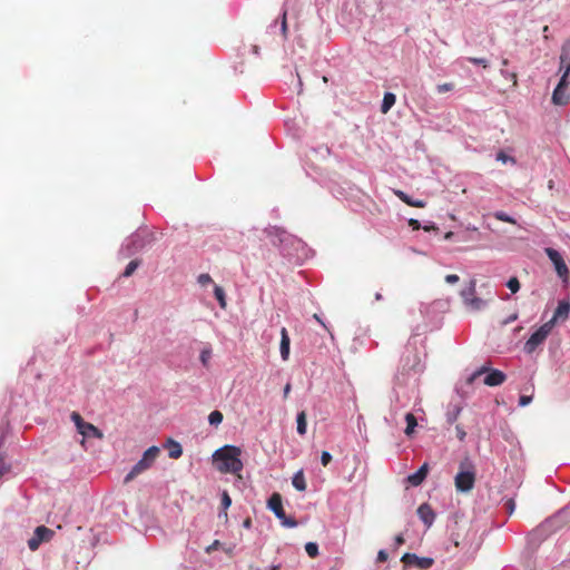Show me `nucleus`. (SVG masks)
Instances as JSON below:
<instances>
[{"label": "nucleus", "instance_id": "49", "mask_svg": "<svg viewBox=\"0 0 570 570\" xmlns=\"http://www.w3.org/2000/svg\"><path fill=\"white\" fill-rule=\"evenodd\" d=\"M517 317H518V315H517V314H513V315H511L507 321H504V322H503V324H509V323H511V322L515 321V320H517Z\"/></svg>", "mask_w": 570, "mask_h": 570}, {"label": "nucleus", "instance_id": "28", "mask_svg": "<svg viewBox=\"0 0 570 570\" xmlns=\"http://www.w3.org/2000/svg\"><path fill=\"white\" fill-rule=\"evenodd\" d=\"M305 551L311 558L318 556V546L315 542H308L305 544Z\"/></svg>", "mask_w": 570, "mask_h": 570}, {"label": "nucleus", "instance_id": "60", "mask_svg": "<svg viewBox=\"0 0 570 570\" xmlns=\"http://www.w3.org/2000/svg\"><path fill=\"white\" fill-rule=\"evenodd\" d=\"M453 420H456V415H451V420L450 421L452 422Z\"/></svg>", "mask_w": 570, "mask_h": 570}, {"label": "nucleus", "instance_id": "9", "mask_svg": "<svg viewBox=\"0 0 570 570\" xmlns=\"http://www.w3.org/2000/svg\"><path fill=\"white\" fill-rule=\"evenodd\" d=\"M401 561L405 566H413L422 570L431 568L434 563V560L432 558L419 557L415 553H404L403 557L401 558Z\"/></svg>", "mask_w": 570, "mask_h": 570}, {"label": "nucleus", "instance_id": "61", "mask_svg": "<svg viewBox=\"0 0 570 570\" xmlns=\"http://www.w3.org/2000/svg\"><path fill=\"white\" fill-rule=\"evenodd\" d=\"M453 420H456V415H451V420L450 421L452 422Z\"/></svg>", "mask_w": 570, "mask_h": 570}, {"label": "nucleus", "instance_id": "48", "mask_svg": "<svg viewBox=\"0 0 570 570\" xmlns=\"http://www.w3.org/2000/svg\"><path fill=\"white\" fill-rule=\"evenodd\" d=\"M291 392V384L287 383L284 387V397H287Z\"/></svg>", "mask_w": 570, "mask_h": 570}, {"label": "nucleus", "instance_id": "53", "mask_svg": "<svg viewBox=\"0 0 570 570\" xmlns=\"http://www.w3.org/2000/svg\"><path fill=\"white\" fill-rule=\"evenodd\" d=\"M508 65H509V60L504 58V59L502 60V66H503V67H505V66H508Z\"/></svg>", "mask_w": 570, "mask_h": 570}, {"label": "nucleus", "instance_id": "10", "mask_svg": "<svg viewBox=\"0 0 570 570\" xmlns=\"http://www.w3.org/2000/svg\"><path fill=\"white\" fill-rule=\"evenodd\" d=\"M559 59H560L559 71L562 72L561 79L568 80V78L570 76V39L566 40L562 43Z\"/></svg>", "mask_w": 570, "mask_h": 570}, {"label": "nucleus", "instance_id": "8", "mask_svg": "<svg viewBox=\"0 0 570 570\" xmlns=\"http://www.w3.org/2000/svg\"><path fill=\"white\" fill-rule=\"evenodd\" d=\"M53 530L39 525L36 528L32 538L28 540V547L31 551H36L42 542H48L53 537Z\"/></svg>", "mask_w": 570, "mask_h": 570}, {"label": "nucleus", "instance_id": "7", "mask_svg": "<svg viewBox=\"0 0 570 570\" xmlns=\"http://www.w3.org/2000/svg\"><path fill=\"white\" fill-rule=\"evenodd\" d=\"M547 256L554 265L556 272L560 278L563 281L568 279L569 277V268L562 257V255L554 248L547 247L544 249Z\"/></svg>", "mask_w": 570, "mask_h": 570}, {"label": "nucleus", "instance_id": "41", "mask_svg": "<svg viewBox=\"0 0 570 570\" xmlns=\"http://www.w3.org/2000/svg\"><path fill=\"white\" fill-rule=\"evenodd\" d=\"M387 558H389V554L385 550H380L377 552V558H376L377 562H385L387 560Z\"/></svg>", "mask_w": 570, "mask_h": 570}, {"label": "nucleus", "instance_id": "33", "mask_svg": "<svg viewBox=\"0 0 570 570\" xmlns=\"http://www.w3.org/2000/svg\"><path fill=\"white\" fill-rule=\"evenodd\" d=\"M453 89H454L453 82H444V83L438 85V87H436V90L439 94L451 91Z\"/></svg>", "mask_w": 570, "mask_h": 570}, {"label": "nucleus", "instance_id": "52", "mask_svg": "<svg viewBox=\"0 0 570 570\" xmlns=\"http://www.w3.org/2000/svg\"><path fill=\"white\" fill-rule=\"evenodd\" d=\"M200 358H202V362H203V363H206V360H207L206 352H203V353H202Z\"/></svg>", "mask_w": 570, "mask_h": 570}, {"label": "nucleus", "instance_id": "47", "mask_svg": "<svg viewBox=\"0 0 570 570\" xmlns=\"http://www.w3.org/2000/svg\"><path fill=\"white\" fill-rule=\"evenodd\" d=\"M505 505H507V508L509 510V513H512L513 510H514V505H515L514 501L510 499V500L507 501Z\"/></svg>", "mask_w": 570, "mask_h": 570}, {"label": "nucleus", "instance_id": "44", "mask_svg": "<svg viewBox=\"0 0 570 570\" xmlns=\"http://www.w3.org/2000/svg\"><path fill=\"white\" fill-rule=\"evenodd\" d=\"M219 544H220V542L218 540H215L210 546H208L206 548V552L207 553L213 552L214 550L218 549Z\"/></svg>", "mask_w": 570, "mask_h": 570}, {"label": "nucleus", "instance_id": "39", "mask_svg": "<svg viewBox=\"0 0 570 570\" xmlns=\"http://www.w3.org/2000/svg\"><path fill=\"white\" fill-rule=\"evenodd\" d=\"M532 402L531 395H521L519 399V405L520 406H527Z\"/></svg>", "mask_w": 570, "mask_h": 570}, {"label": "nucleus", "instance_id": "26", "mask_svg": "<svg viewBox=\"0 0 570 570\" xmlns=\"http://www.w3.org/2000/svg\"><path fill=\"white\" fill-rule=\"evenodd\" d=\"M222 421H223V414H222V412H220V411H218V410L213 411V412L209 414V416H208V422H209V424H212V425H216V426H217L218 424H220V423H222Z\"/></svg>", "mask_w": 570, "mask_h": 570}, {"label": "nucleus", "instance_id": "57", "mask_svg": "<svg viewBox=\"0 0 570 570\" xmlns=\"http://www.w3.org/2000/svg\"><path fill=\"white\" fill-rule=\"evenodd\" d=\"M253 50H254L255 53H258V47L257 46H254Z\"/></svg>", "mask_w": 570, "mask_h": 570}, {"label": "nucleus", "instance_id": "56", "mask_svg": "<svg viewBox=\"0 0 570 570\" xmlns=\"http://www.w3.org/2000/svg\"><path fill=\"white\" fill-rule=\"evenodd\" d=\"M548 30H549V27H548V26H544V27H543V32H544V33H548Z\"/></svg>", "mask_w": 570, "mask_h": 570}, {"label": "nucleus", "instance_id": "5", "mask_svg": "<svg viewBox=\"0 0 570 570\" xmlns=\"http://www.w3.org/2000/svg\"><path fill=\"white\" fill-rule=\"evenodd\" d=\"M71 420L75 423L77 431L82 435L81 444H85L86 438H97L102 439V432L96 428L94 424L83 421L81 415L78 412L71 413Z\"/></svg>", "mask_w": 570, "mask_h": 570}, {"label": "nucleus", "instance_id": "40", "mask_svg": "<svg viewBox=\"0 0 570 570\" xmlns=\"http://www.w3.org/2000/svg\"><path fill=\"white\" fill-rule=\"evenodd\" d=\"M286 17H287V11L284 10L283 14H282V32H283V35L285 37H286V33H287V20H286Z\"/></svg>", "mask_w": 570, "mask_h": 570}, {"label": "nucleus", "instance_id": "37", "mask_svg": "<svg viewBox=\"0 0 570 570\" xmlns=\"http://www.w3.org/2000/svg\"><path fill=\"white\" fill-rule=\"evenodd\" d=\"M469 61L474 63V65H481L483 68H488V61L484 59V58H474V57H471L469 58Z\"/></svg>", "mask_w": 570, "mask_h": 570}, {"label": "nucleus", "instance_id": "58", "mask_svg": "<svg viewBox=\"0 0 570 570\" xmlns=\"http://www.w3.org/2000/svg\"><path fill=\"white\" fill-rule=\"evenodd\" d=\"M3 473H4V469L0 468V476L3 475Z\"/></svg>", "mask_w": 570, "mask_h": 570}, {"label": "nucleus", "instance_id": "23", "mask_svg": "<svg viewBox=\"0 0 570 570\" xmlns=\"http://www.w3.org/2000/svg\"><path fill=\"white\" fill-rule=\"evenodd\" d=\"M569 312H570V305L569 303H566V302H560L556 312H554V315H553V321L558 317H568L569 315Z\"/></svg>", "mask_w": 570, "mask_h": 570}, {"label": "nucleus", "instance_id": "6", "mask_svg": "<svg viewBox=\"0 0 570 570\" xmlns=\"http://www.w3.org/2000/svg\"><path fill=\"white\" fill-rule=\"evenodd\" d=\"M484 373H488V375L484 377V384L488 386H499L503 384L507 379V375L502 371L491 370L488 366H482L472 374L469 382L474 381L478 376Z\"/></svg>", "mask_w": 570, "mask_h": 570}, {"label": "nucleus", "instance_id": "42", "mask_svg": "<svg viewBox=\"0 0 570 570\" xmlns=\"http://www.w3.org/2000/svg\"><path fill=\"white\" fill-rule=\"evenodd\" d=\"M459 276L456 274H449L445 276V282L449 284H455L459 282Z\"/></svg>", "mask_w": 570, "mask_h": 570}, {"label": "nucleus", "instance_id": "25", "mask_svg": "<svg viewBox=\"0 0 570 570\" xmlns=\"http://www.w3.org/2000/svg\"><path fill=\"white\" fill-rule=\"evenodd\" d=\"M214 295H215L216 299L218 301L220 307L222 308H226V299H225V292H224V289L220 286L215 285V287H214Z\"/></svg>", "mask_w": 570, "mask_h": 570}, {"label": "nucleus", "instance_id": "51", "mask_svg": "<svg viewBox=\"0 0 570 570\" xmlns=\"http://www.w3.org/2000/svg\"><path fill=\"white\" fill-rule=\"evenodd\" d=\"M250 524H252L250 519H246V520L244 521V527H245V528H249V527H250Z\"/></svg>", "mask_w": 570, "mask_h": 570}, {"label": "nucleus", "instance_id": "11", "mask_svg": "<svg viewBox=\"0 0 570 570\" xmlns=\"http://www.w3.org/2000/svg\"><path fill=\"white\" fill-rule=\"evenodd\" d=\"M568 80L561 79L553 90L552 102L558 106H563L568 102L569 96L567 94Z\"/></svg>", "mask_w": 570, "mask_h": 570}, {"label": "nucleus", "instance_id": "22", "mask_svg": "<svg viewBox=\"0 0 570 570\" xmlns=\"http://www.w3.org/2000/svg\"><path fill=\"white\" fill-rule=\"evenodd\" d=\"M464 304L472 311H480L485 306V301L475 295L472 298L464 302Z\"/></svg>", "mask_w": 570, "mask_h": 570}, {"label": "nucleus", "instance_id": "1", "mask_svg": "<svg viewBox=\"0 0 570 570\" xmlns=\"http://www.w3.org/2000/svg\"><path fill=\"white\" fill-rule=\"evenodd\" d=\"M242 450L235 445H224L213 454L216 469L222 473L236 474L243 470Z\"/></svg>", "mask_w": 570, "mask_h": 570}, {"label": "nucleus", "instance_id": "43", "mask_svg": "<svg viewBox=\"0 0 570 570\" xmlns=\"http://www.w3.org/2000/svg\"><path fill=\"white\" fill-rule=\"evenodd\" d=\"M455 430H456V436H458V439H459L460 441H463V440L465 439V435H466V433H465V431L463 430V428H462V426H460V425H456Z\"/></svg>", "mask_w": 570, "mask_h": 570}, {"label": "nucleus", "instance_id": "2", "mask_svg": "<svg viewBox=\"0 0 570 570\" xmlns=\"http://www.w3.org/2000/svg\"><path fill=\"white\" fill-rule=\"evenodd\" d=\"M159 453L160 450L158 446L154 445L147 449L144 452L142 458L132 466L130 472L125 476L124 482L129 483L136 476L150 469L156 459L158 458Z\"/></svg>", "mask_w": 570, "mask_h": 570}, {"label": "nucleus", "instance_id": "36", "mask_svg": "<svg viewBox=\"0 0 570 570\" xmlns=\"http://www.w3.org/2000/svg\"><path fill=\"white\" fill-rule=\"evenodd\" d=\"M501 73L505 78H509L513 82V86H517V83H518V75L515 72H509V71L501 70Z\"/></svg>", "mask_w": 570, "mask_h": 570}, {"label": "nucleus", "instance_id": "30", "mask_svg": "<svg viewBox=\"0 0 570 570\" xmlns=\"http://www.w3.org/2000/svg\"><path fill=\"white\" fill-rule=\"evenodd\" d=\"M232 504V499L229 497V494L227 493V491H224L223 494H222V507H223V510H224V517L227 518V512L226 510L230 507Z\"/></svg>", "mask_w": 570, "mask_h": 570}, {"label": "nucleus", "instance_id": "3", "mask_svg": "<svg viewBox=\"0 0 570 570\" xmlns=\"http://www.w3.org/2000/svg\"><path fill=\"white\" fill-rule=\"evenodd\" d=\"M455 488L460 492H469L473 489L475 483L474 466L469 460L460 463V471L454 479Z\"/></svg>", "mask_w": 570, "mask_h": 570}, {"label": "nucleus", "instance_id": "46", "mask_svg": "<svg viewBox=\"0 0 570 570\" xmlns=\"http://www.w3.org/2000/svg\"><path fill=\"white\" fill-rule=\"evenodd\" d=\"M394 542H395V546H396V547L404 544L405 540H404L403 534H397V535L394 538Z\"/></svg>", "mask_w": 570, "mask_h": 570}, {"label": "nucleus", "instance_id": "38", "mask_svg": "<svg viewBox=\"0 0 570 570\" xmlns=\"http://www.w3.org/2000/svg\"><path fill=\"white\" fill-rule=\"evenodd\" d=\"M332 461V455L327 451H323L321 455V462L324 466H326Z\"/></svg>", "mask_w": 570, "mask_h": 570}, {"label": "nucleus", "instance_id": "62", "mask_svg": "<svg viewBox=\"0 0 570 570\" xmlns=\"http://www.w3.org/2000/svg\"><path fill=\"white\" fill-rule=\"evenodd\" d=\"M277 569H278V567H273V568H272V570H277Z\"/></svg>", "mask_w": 570, "mask_h": 570}, {"label": "nucleus", "instance_id": "13", "mask_svg": "<svg viewBox=\"0 0 570 570\" xmlns=\"http://www.w3.org/2000/svg\"><path fill=\"white\" fill-rule=\"evenodd\" d=\"M419 518L424 522V524L430 528L435 519V513L432 508L428 503H423L417 509Z\"/></svg>", "mask_w": 570, "mask_h": 570}, {"label": "nucleus", "instance_id": "50", "mask_svg": "<svg viewBox=\"0 0 570 570\" xmlns=\"http://www.w3.org/2000/svg\"><path fill=\"white\" fill-rule=\"evenodd\" d=\"M313 317L325 327V324L323 323V321L320 318V316L317 314H314Z\"/></svg>", "mask_w": 570, "mask_h": 570}, {"label": "nucleus", "instance_id": "12", "mask_svg": "<svg viewBox=\"0 0 570 570\" xmlns=\"http://www.w3.org/2000/svg\"><path fill=\"white\" fill-rule=\"evenodd\" d=\"M267 507L274 512L276 518L285 519V511L282 503V495L277 492L273 493L268 499Z\"/></svg>", "mask_w": 570, "mask_h": 570}, {"label": "nucleus", "instance_id": "21", "mask_svg": "<svg viewBox=\"0 0 570 570\" xmlns=\"http://www.w3.org/2000/svg\"><path fill=\"white\" fill-rule=\"evenodd\" d=\"M292 484L298 491H304L306 489V482L303 471H298L297 473H295L292 480Z\"/></svg>", "mask_w": 570, "mask_h": 570}, {"label": "nucleus", "instance_id": "31", "mask_svg": "<svg viewBox=\"0 0 570 570\" xmlns=\"http://www.w3.org/2000/svg\"><path fill=\"white\" fill-rule=\"evenodd\" d=\"M138 267V262L137 261H131L128 263V265L126 266L124 273H122V276L124 277H129L134 274V272L137 269Z\"/></svg>", "mask_w": 570, "mask_h": 570}, {"label": "nucleus", "instance_id": "19", "mask_svg": "<svg viewBox=\"0 0 570 570\" xmlns=\"http://www.w3.org/2000/svg\"><path fill=\"white\" fill-rule=\"evenodd\" d=\"M475 292H476V281L471 279L469 282V285L464 289L461 291V297H462L463 302H466L468 299L475 296Z\"/></svg>", "mask_w": 570, "mask_h": 570}, {"label": "nucleus", "instance_id": "34", "mask_svg": "<svg viewBox=\"0 0 570 570\" xmlns=\"http://www.w3.org/2000/svg\"><path fill=\"white\" fill-rule=\"evenodd\" d=\"M282 524L286 528H294L297 525V522L294 518L285 515V519H279Z\"/></svg>", "mask_w": 570, "mask_h": 570}, {"label": "nucleus", "instance_id": "32", "mask_svg": "<svg viewBox=\"0 0 570 570\" xmlns=\"http://www.w3.org/2000/svg\"><path fill=\"white\" fill-rule=\"evenodd\" d=\"M507 286L512 293H517L520 289V282L517 277H511L508 281Z\"/></svg>", "mask_w": 570, "mask_h": 570}, {"label": "nucleus", "instance_id": "15", "mask_svg": "<svg viewBox=\"0 0 570 570\" xmlns=\"http://www.w3.org/2000/svg\"><path fill=\"white\" fill-rule=\"evenodd\" d=\"M289 345L291 340L287 333V330L285 327H282L281 330V356L283 361H287L289 357Z\"/></svg>", "mask_w": 570, "mask_h": 570}, {"label": "nucleus", "instance_id": "35", "mask_svg": "<svg viewBox=\"0 0 570 570\" xmlns=\"http://www.w3.org/2000/svg\"><path fill=\"white\" fill-rule=\"evenodd\" d=\"M213 282L212 277L209 274H200L198 276V283L202 285V286H207L208 284H210Z\"/></svg>", "mask_w": 570, "mask_h": 570}, {"label": "nucleus", "instance_id": "4", "mask_svg": "<svg viewBox=\"0 0 570 570\" xmlns=\"http://www.w3.org/2000/svg\"><path fill=\"white\" fill-rule=\"evenodd\" d=\"M553 328V320L541 325L525 342L524 351L528 354L533 353L539 345H541Z\"/></svg>", "mask_w": 570, "mask_h": 570}, {"label": "nucleus", "instance_id": "18", "mask_svg": "<svg viewBox=\"0 0 570 570\" xmlns=\"http://www.w3.org/2000/svg\"><path fill=\"white\" fill-rule=\"evenodd\" d=\"M396 101V97L392 92H386L383 97V101L381 105V111L382 114H387L389 110L394 106Z\"/></svg>", "mask_w": 570, "mask_h": 570}, {"label": "nucleus", "instance_id": "27", "mask_svg": "<svg viewBox=\"0 0 570 570\" xmlns=\"http://www.w3.org/2000/svg\"><path fill=\"white\" fill-rule=\"evenodd\" d=\"M493 217L500 222L509 223V224H517L515 219L505 214L504 212H495L493 214Z\"/></svg>", "mask_w": 570, "mask_h": 570}, {"label": "nucleus", "instance_id": "24", "mask_svg": "<svg viewBox=\"0 0 570 570\" xmlns=\"http://www.w3.org/2000/svg\"><path fill=\"white\" fill-rule=\"evenodd\" d=\"M296 421H297V432H298V434L304 435L306 433V426H307L305 412H299L297 414V420Z\"/></svg>", "mask_w": 570, "mask_h": 570}, {"label": "nucleus", "instance_id": "17", "mask_svg": "<svg viewBox=\"0 0 570 570\" xmlns=\"http://www.w3.org/2000/svg\"><path fill=\"white\" fill-rule=\"evenodd\" d=\"M166 448L168 449V455L170 459H179L183 454L181 445L171 439L167 441Z\"/></svg>", "mask_w": 570, "mask_h": 570}, {"label": "nucleus", "instance_id": "16", "mask_svg": "<svg viewBox=\"0 0 570 570\" xmlns=\"http://www.w3.org/2000/svg\"><path fill=\"white\" fill-rule=\"evenodd\" d=\"M394 194L397 196V198L400 200H402L403 203H405L406 205H409L411 207L424 208L426 205V203L424 200L413 199L412 197H410L406 193H404L402 190H395Z\"/></svg>", "mask_w": 570, "mask_h": 570}, {"label": "nucleus", "instance_id": "59", "mask_svg": "<svg viewBox=\"0 0 570 570\" xmlns=\"http://www.w3.org/2000/svg\"><path fill=\"white\" fill-rule=\"evenodd\" d=\"M552 187H553V181H552V180H550V181H549V188H552Z\"/></svg>", "mask_w": 570, "mask_h": 570}, {"label": "nucleus", "instance_id": "20", "mask_svg": "<svg viewBox=\"0 0 570 570\" xmlns=\"http://www.w3.org/2000/svg\"><path fill=\"white\" fill-rule=\"evenodd\" d=\"M405 422H406V428H405V431L404 433L407 435V436H411L414 431H415V428L417 425V420L416 417L414 416V414L412 413H407L405 415Z\"/></svg>", "mask_w": 570, "mask_h": 570}, {"label": "nucleus", "instance_id": "45", "mask_svg": "<svg viewBox=\"0 0 570 570\" xmlns=\"http://www.w3.org/2000/svg\"><path fill=\"white\" fill-rule=\"evenodd\" d=\"M409 225H410L414 230H417V229H420V228H421V224H420V222H419L417 219H413V218H411V219L409 220Z\"/></svg>", "mask_w": 570, "mask_h": 570}, {"label": "nucleus", "instance_id": "54", "mask_svg": "<svg viewBox=\"0 0 570 570\" xmlns=\"http://www.w3.org/2000/svg\"><path fill=\"white\" fill-rule=\"evenodd\" d=\"M452 236H453L452 232H449V233L445 234V238H448V239L451 238Z\"/></svg>", "mask_w": 570, "mask_h": 570}, {"label": "nucleus", "instance_id": "14", "mask_svg": "<svg viewBox=\"0 0 570 570\" xmlns=\"http://www.w3.org/2000/svg\"><path fill=\"white\" fill-rule=\"evenodd\" d=\"M429 472V464L424 463L415 473L407 476V481L411 485H420L426 478Z\"/></svg>", "mask_w": 570, "mask_h": 570}, {"label": "nucleus", "instance_id": "55", "mask_svg": "<svg viewBox=\"0 0 570 570\" xmlns=\"http://www.w3.org/2000/svg\"><path fill=\"white\" fill-rule=\"evenodd\" d=\"M375 299H377V301L382 299V295H381L380 293H377V294L375 295Z\"/></svg>", "mask_w": 570, "mask_h": 570}, {"label": "nucleus", "instance_id": "29", "mask_svg": "<svg viewBox=\"0 0 570 570\" xmlns=\"http://www.w3.org/2000/svg\"><path fill=\"white\" fill-rule=\"evenodd\" d=\"M497 160L503 163V164H507V163H511L512 165H515L517 164V160L514 157H511V156H508L504 151H499L497 154Z\"/></svg>", "mask_w": 570, "mask_h": 570}]
</instances>
